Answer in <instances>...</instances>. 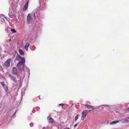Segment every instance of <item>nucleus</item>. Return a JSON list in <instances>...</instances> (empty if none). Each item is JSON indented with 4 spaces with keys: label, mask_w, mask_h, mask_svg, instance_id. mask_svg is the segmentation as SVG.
I'll use <instances>...</instances> for the list:
<instances>
[{
    "label": "nucleus",
    "mask_w": 129,
    "mask_h": 129,
    "mask_svg": "<svg viewBox=\"0 0 129 129\" xmlns=\"http://www.w3.org/2000/svg\"><path fill=\"white\" fill-rule=\"evenodd\" d=\"M15 60L17 61H20L17 64V67L19 70L21 71V68H24L25 66L24 64L25 62V59L24 57H22L18 54L15 58Z\"/></svg>",
    "instance_id": "1"
},
{
    "label": "nucleus",
    "mask_w": 129,
    "mask_h": 129,
    "mask_svg": "<svg viewBox=\"0 0 129 129\" xmlns=\"http://www.w3.org/2000/svg\"><path fill=\"white\" fill-rule=\"evenodd\" d=\"M24 68H21V70L19 71V73L21 74H21L20 75L18 74L19 75L17 77H18L19 76L20 79L18 80L20 82H21V80H22L23 79L25 75V73L24 71H23L24 69Z\"/></svg>",
    "instance_id": "2"
},
{
    "label": "nucleus",
    "mask_w": 129,
    "mask_h": 129,
    "mask_svg": "<svg viewBox=\"0 0 129 129\" xmlns=\"http://www.w3.org/2000/svg\"><path fill=\"white\" fill-rule=\"evenodd\" d=\"M41 29V28L39 26V24H38L33 28L34 33L35 34H37L40 31Z\"/></svg>",
    "instance_id": "3"
},
{
    "label": "nucleus",
    "mask_w": 129,
    "mask_h": 129,
    "mask_svg": "<svg viewBox=\"0 0 129 129\" xmlns=\"http://www.w3.org/2000/svg\"><path fill=\"white\" fill-rule=\"evenodd\" d=\"M90 110H84L82 113V115L81 118V120H83L85 118L86 116V115L90 111Z\"/></svg>",
    "instance_id": "4"
},
{
    "label": "nucleus",
    "mask_w": 129,
    "mask_h": 129,
    "mask_svg": "<svg viewBox=\"0 0 129 129\" xmlns=\"http://www.w3.org/2000/svg\"><path fill=\"white\" fill-rule=\"evenodd\" d=\"M8 76L16 84H17L18 82L19 81H18V80H17L16 77L12 75H8Z\"/></svg>",
    "instance_id": "5"
},
{
    "label": "nucleus",
    "mask_w": 129,
    "mask_h": 129,
    "mask_svg": "<svg viewBox=\"0 0 129 129\" xmlns=\"http://www.w3.org/2000/svg\"><path fill=\"white\" fill-rule=\"evenodd\" d=\"M12 74L18 77L19 75L18 73V71L16 68L14 67L13 68L12 71Z\"/></svg>",
    "instance_id": "6"
},
{
    "label": "nucleus",
    "mask_w": 129,
    "mask_h": 129,
    "mask_svg": "<svg viewBox=\"0 0 129 129\" xmlns=\"http://www.w3.org/2000/svg\"><path fill=\"white\" fill-rule=\"evenodd\" d=\"M11 61V59L10 58L7 59L4 63V65L7 67H9L10 66Z\"/></svg>",
    "instance_id": "7"
},
{
    "label": "nucleus",
    "mask_w": 129,
    "mask_h": 129,
    "mask_svg": "<svg viewBox=\"0 0 129 129\" xmlns=\"http://www.w3.org/2000/svg\"><path fill=\"white\" fill-rule=\"evenodd\" d=\"M32 20V19L30 15L29 14H28V15L27 17V22L28 24H29L31 23Z\"/></svg>",
    "instance_id": "8"
},
{
    "label": "nucleus",
    "mask_w": 129,
    "mask_h": 129,
    "mask_svg": "<svg viewBox=\"0 0 129 129\" xmlns=\"http://www.w3.org/2000/svg\"><path fill=\"white\" fill-rule=\"evenodd\" d=\"M31 42L30 41H29L26 42L25 45V46L24 48L27 51L28 50V48Z\"/></svg>",
    "instance_id": "9"
},
{
    "label": "nucleus",
    "mask_w": 129,
    "mask_h": 129,
    "mask_svg": "<svg viewBox=\"0 0 129 129\" xmlns=\"http://www.w3.org/2000/svg\"><path fill=\"white\" fill-rule=\"evenodd\" d=\"M33 17L35 19L36 18V17H38L39 16L38 14L39 13L38 12H36L35 11H33Z\"/></svg>",
    "instance_id": "10"
},
{
    "label": "nucleus",
    "mask_w": 129,
    "mask_h": 129,
    "mask_svg": "<svg viewBox=\"0 0 129 129\" xmlns=\"http://www.w3.org/2000/svg\"><path fill=\"white\" fill-rule=\"evenodd\" d=\"M28 1H27L25 5L23 8V10L24 11H26L27 9L28 6Z\"/></svg>",
    "instance_id": "11"
},
{
    "label": "nucleus",
    "mask_w": 129,
    "mask_h": 129,
    "mask_svg": "<svg viewBox=\"0 0 129 129\" xmlns=\"http://www.w3.org/2000/svg\"><path fill=\"white\" fill-rule=\"evenodd\" d=\"M47 120L49 122L52 123H54V119L50 116L47 117Z\"/></svg>",
    "instance_id": "12"
},
{
    "label": "nucleus",
    "mask_w": 129,
    "mask_h": 129,
    "mask_svg": "<svg viewBox=\"0 0 129 129\" xmlns=\"http://www.w3.org/2000/svg\"><path fill=\"white\" fill-rule=\"evenodd\" d=\"M83 105L85 106H86L87 108L88 109L92 108L94 107L92 106L88 105L87 104H83Z\"/></svg>",
    "instance_id": "13"
},
{
    "label": "nucleus",
    "mask_w": 129,
    "mask_h": 129,
    "mask_svg": "<svg viewBox=\"0 0 129 129\" xmlns=\"http://www.w3.org/2000/svg\"><path fill=\"white\" fill-rule=\"evenodd\" d=\"M18 51L19 53L21 55H23L24 54V53L23 51L21 49H19V50Z\"/></svg>",
    "instance_id": "14"
},
{
    "label": "nucleus",
    "mask_w": 129,
    "mask_h": 129,
    "mask_svg": "<svg viewBox=\"0 0 129 129\" xmlns=\"http://www.w3.org/2000/svg\"><path fill=\"white\" fill-rule=\"evenodd\" d=\"M6 41L7 42H9L11 41V37L8 36V37H7L6 39Z\"/></svg>",
    "instance_id": "15"
},
{
    "label": "nucleus",
    "mask_w": 129,
    "mask_h": 129,
    "mask_svg": "<svg viewBox=\"0 0 129 129\" xmlns=\"http://www.w3.org/2000/svg\"><path fill=\"white\" fill-rule=\"evenodd\" d=\"M119 121L118 120L113 121L110 123V124L111 125H112L115 124H116Z\"/></svg>",
    "instance_id": "16"
},
{
    "label": "nucleus",
    "mask_w": 129,
    "mask_h": 129,
    "mask_svg": "<svg viewBox=\"0 0 129 129\" xmlns=\"http://www.w3.org/2000/svg\"><path fill=\"white\" fill-rule=\"evenodd\" d=\"M102 106H105V107H108L109 106L108 105H102ZM101 106H102V105H100L99 106L97 107H96L95 108V109H99L100 108V107Z\"/></svg>",
    "instance_id": "17"
},
{
    "label": "nucleus",
    "mask_w": 129,
    "mask_h": 129,
    "mask_svg": "<svg viewBox=\"0 0 129 129\" xmlns=\"http://www.w3.org/2000/svg\"><path fill=\"white\" fill-rule=\"evenodd\" d=\"M3 88L5 89V91L7 92L8 91V88L6 85L3 87Z\"/></svg>",
    "instance_id": "18"
},
{
    "label": "nucleus",
    "mask_w": 129,
    "mask_h": 129,
    "mask_svg": "<svg viewBox=\"0 0 129 129\" xmlns=\"http://www.w3.org/2000/svg\"><path fill=\"white\" fill-rule=\"evenodd\" d=\"M80 116V115L78 114L76 115L75 117V121H76L77 119H78L79 117Z\"/></svg>",
    "instance_id": "19"
},
{
    "label": "nucleus",
    "mask_w": 129,
    "mask_h": 129,
    "mask_svg": "<svg viewBox=\"0 0 129 129\" xmlns=\"http://www.w3.org/2000/svg\"><path fill=\"white\" fill-rule=\"evenodd\" d=\"M10 8H9V16H10L13 14L12 11L10 10Z\"/></svg>",
    "instance_id": "20"
},
{
    "label": "nucleus",
    "mask_w": 129,
    "mask_h": 129,
    "mask_svg": "<svg viewBox=\"0 0 129 129\" xmlns=\"http://www.w3.org/2000/svg\"><path fill=\"white\" fill-rule=\"evenodd\" d=\"M16 111H15L14 113H13L11 116V117L12 118L13 117H15L16 116Z\"/></svg>",
    "instance_id": "21"
},
{
    "label": "nucleus",
    "mask_w": 129,
    "mask_h": 129,
    "mask_svg": "<svg viewBox=\"0 0 129 129\" xmlns=\"http://www.w3.org/2000/svg\"><path fill=\"white\" fill-rule=\"evenodd\" d=\"M11 31H12L13 33H15L16 32V31L14 29H11Z\"/></svg>",
    "instance_id": "22"
},
{
    "label": "nucleus",
    "mask_w": 129,
    "mask_h": 129,
    "mask_svg": "<svg viewBox=\"0 0 129 129\" xmlns=\"http://www.w3.org/2000/svg\"><path fill=\"white\" fill-rule=\"evenodd\" d=\"M0 83L1 84L2 86L3 87L5 85L4 83V82H1Z\"/></svg>",
    "instance_id": "23"
},
{
    "label": "nucleus",
    "mask_w": 129,
    "mask_h": 129,
    "mask_svg": "<svg viewBox=\"0 0 129 129\" xmlns=\"http://www.w3.org/2000/svg\"><path fill=\"white\" fill-rule=\"evenodd\" d=\"M128 120H125L123 121V122L124 123H127L128 122Z\"/></svg>",
    "instance_id": "24"
},
{
    "label": "nucleus",
    "mask_w": 129,
    "mask_h": 129,
    "mask_svg": "<svg viewBox=\"0 0 129 129\" xmlns=\"http://www.w3.org/2000/svg\"><path fill=\"white\" fill-rule=\"evenodd\" d=\"M25 89L24 88H23L22 89V92H21V96L22 97L23 96V91L24 90V91H25Z\"/></svg>",
    "instance_id": "25"
},
{
    "label": "nucleus",
    "mask_w": 129,
    "mask_h": 129,
    "mask_svg": "<svg viewBox=\"0 0 129 129\" xmlns=\"http://www.w3.org/2000/svg\"><path fill=\"white\" fill-rule=\"evenodd\" d=\"M30 126L31 127H33V123H30Z\"/></svg>",
    "instance_id": "26"
},
{
    "label": "nucleus",
    "mask_w": 129,
    "mask_h": 129,
    "mask_svg": "<svg viewBox=\"0 0 129 129\" xmlns=\"http://www.w3.org/2000/svg\"><path fill=\"white\" fill-rule=\"evenodd\" d=\"M2 16L4 17L6 19L7 18V17L5 16L4 15L2 14Z\"/></svg>",
    "instance_id": "27"
},
{
    "label": "nucleus",
    "mask_w": 129,
    "mask_h": 129,
    "mask_svg": "<svg viewBox=\"0 0 129 129\" xmlns=\"http://www.w3.org/2000/svg\"><path fill=\"white\" fill-rule=\"evenodd\" d=\"M3 68L2 67H1V66H0V70H3Z\"/></svg>",
    "instance_id": "28"
},
{
    "label": "nucleus",
    "mask_w": 129,
    "mask_h": 129,
    "mask_svg": "<svg viewBox=\"0 0 129 129\" xmlns=\"http://www.w3.org/2000/svg\"><path fill=\"white\" fill-rule=\"evenodd\" d=\"M35 111H35V110H33L32 111V113H35Z\"/></svg>",
    "instance_id": "29"
},
{
    "label": "nucleus",
    "mask_w": 129,
    "mask_h": 129,
    "mask_svg": "<svg viewBox=\"0 0 129 129\" xmlns=\"http://www.w3.org/2000/svg\"><path fill=\"white\" fill-rule=\"evenodd\" d=\"M79 123H77L76 124H75V127L76 126H77L79 124Z\"/></svg>",
    "instance_id": "30"
},
{
    "label": "nucleus",
    "mask_w": 129,
    "mask_h": 129,
    "mask_svg": "<svg viewBox=\"0 0 129 129\" xmlns=\"http://www.w3.org/2000/svg\"><path fill=\"white\" fill-rule=\"evenodd\" d=\"M49 128V127L48 126H47L46 127H45V129H48Z\"/></svg>",
    "instance_id": "31"
},
{
    "label": "nucleus",
    "mask_w": 129,
    "mask_h": 129,
    "mask_svg": "<svg viewBox=\"0 0 129 129\" xmlns=\"http://www.w3.org/2000/svg\"><path fill=\"white\" fill-rule=\"evenodd\" d=\"M36 109H39L40 108L38 107H36Z\"/></svg>",
    "instance_id": "32"
},
{
    "label": "nucleus",
    "mask_w": 129,
    "mask_h": 129,
    "mask_svg": "<svg viewBox=\"0 0 129 129\" xmlns=\"http://www.w3.org/2000/svg\"><path fill=\"white\" fill-rule=\"evenodd\" d=\"M61 105H62V106L63 105H64V104H60L59 105V106H60Z\"/></svg>",
    "instance_id": "33"
},
{
    "label": "nucleus",
    "mask_w": 129,
    "mask_h": 129,
    "mask_svg": "<svg viewBox=\"0 0 129 129\" xmlns=\"http://www.w3.org/2000/svg\"><path fill=\"white\" fill-rule=\"evenodd\" d=\"M28 71L29 73V75H30V70L29 69H28Z\"/></svg>",
    "instance_id": "34"
},
{
    "label": "nucleus",
    "mask_w": 129,
    "mask_h": 129,
    "mask_svg": "<svg viewBox=\"0 0 129 129\" xmlns=\"http://www.w3.org/2000/svg\"><path fill=\"white\" fill-rule=\"evenodd\" d=\"M63 129H70L68 127H66L65 128H64Z\"/></svg>",
    "instance_id": "35"
},
{
    "label": "nucleus",
    "mask_w": 129,
    "mask_h": 129,
    "mask_svg": "<svg viewBox=\"0 0 129 129\" xmlns=\"http://www.w3.org/2000/svg\"><path fill=\"white\" fill-rule=\"evenodd\" d=\"M43 129H46L45 127H43Z\"/></svg>",
    "instance_id": "36"
},
{
    "label": "nucleus",
    "mask_w": 129,
    "mask_h": 129,
    "mask_svg": "<svg viewBox=\"0 0 129 129\" xmlns=\"http://www.w3.org/2000/svg\"><path fill=\"white\" fill-rule=\"evenodd\" d=\"M127 119H129V117H128L127 118Z\"/></svg>",
    "instance_id": "37"
},
{
    "label": "nucleus",
    "mask_w": 129,
    "mask_h": 129,
    "mask_svg": "<svg viewBox=\"0 0 129 129\" xmlns=\"http://www.w3.org/2000/svg\"><path fill=\"white\" fill-rule=\"evenodd\" d=\"M42 0H39V1H40V2H41V1Z\"/></svg>",
    "instance_id": "38"
},
{
    "label": "nucleus",
    "mask_w": 129,
    "mask_h": 129,
    "mask_svg": "<svg viewBox=\"0 0 129 129\" xmlns=\"http://www.w3.org/2000/svg\"><path fill=\"white\" fill-rule=\"evenodd\" d=\"M33 42H34V40L33 39Z\"/></svg>",
    "instance_id": "39"
},
{
    "label": "nucleus",
    "mask_w": 129,
    "mask_h": 129,
    "mask_svg": "<svg viewBox=\"0 0 129 129\" xmlns=\"http://www.w3.org/2000/svg\"><path fill=\"white\" fill-rule=\"evenodd\" d=\"M26 69H27V67H26Z\"/></svg>",
    "instance_id": "40"
},
{
    "label": "nucleus",
    "mask_w": 129,
    "mask_h": 129,
    "mask_svg": "<svg viewBox=\"0 0 129 129\" xmlns=\"http://www.w3.org/2000/svg\"><path fill=\"white\" fill-rule=\"evenodd\" d=\"M39 99H40V98H39Z\"/></svg>",
    "instance_id": "41"
}]
</instances>
